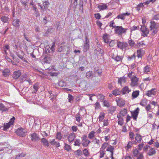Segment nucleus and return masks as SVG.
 Segmentation results:
<instances>
[{"instance_id": "f704fd0d", "label": "nucleus", "mask_w": 159, "mask_h": 159, "mask_svg": "<svg viewBox=\"0 0 159 159\" xmlns=\"http://www.w3.org/2000/svg\"><path fill=\"white\" fill-rule=\"evenodd\" d=\"M128 43L129 46L131 47H133L135 45V43L134 40L130 39V40H129L128 41Z\"/></svg>"}, {"instance_id": "79ce46f5", "label": "nucleus", "mask_w": 159, "mask_h": 159, "mask_svg": "<svg viewBox=\"0 0 159 159\" xmlns=\"http://www.w3.org/2000/svg\"><path fill=\"white\" fill-rule=\"evenodd\" d=\"M43 144L46 146L48 147L50 145V143H48L47 140H41Z\"/></svg>"}, {"instance_id": "6e6552de", "label": "nucleus", "mask_w": 159, "mask_h": 159, "mask_svg": "<svg viewBox=\"0 0 159 159\" xmlns=\"http://www.w3.org/2000/svg\"><path fill=\"white\" fill-rule=\"evenodd\" d=\"M139 109L138 107L134 111L131 112L132 117L134 120H136L139 112Z\"/></svg>"}, {"instance_id": "e433bc0d", "label": "nucleus", "mask_w": 159, "mask_h": 159, "mask_svg": "<svg viewBox=\"0 0 159 159\" xmlns=\"http://www.w3.org/2000/svg\"><path fill=\"white\" fill-rule=\"evenodd\" d=\"M94 71L96 73L98 74V75H100L102 72V70L98 67H95L94 68Z\"/></svg>"}, {"instance_id": "69168bd1", "label": "nucleus", "mask_w": 159, "mask_h": 159, "mask_svg": "<svg viewBox=\"0 0 159 159\" xmlns=\"http://www.w3.org/2000/svg\"><path fill=\"white\" fill-rule=\"evenodd\" d=\"M15 117H13L10 119L8 123L10 124L11 125H12L13 124L14 121L15 120Z\"/></svg>"}, {"instance_id": "f3484780", "label": "nucleus", "mask_w": 159, "mask_h": 159, "mask_svg": "<svg viewBox=\"0 0 159 159\" xmlns=\"http://www.w3.org/2000/svg\"><path fill=\"white\" fill-rule=\"evenodd\" d=\"M30 136V138L31 139H39V136L38 134H37L35 133H33L31 134Z\"/></svg>"}, {"instance_id": "473e14b6", "label": "nucleus", "mask_w": 159, "mask_h": 159, "mask_svg": "<svg viewBox=\"0 0 159 159\" xmlns=\"http://www.w3.org/2000/svg\"><path fill=\"white\" fill-rule=\"evenodd\" d=\"M103 105L105 107H109L110 106V104L107 100H104L103 101Z\"/></svg>"}, {"instance_id": "09e8293b", "label": "nucleus", "mask_w": 159, "mask_h": 159, "mask_svg": "<svg viewBox=\"0 0 159 159\" xmlns=\"http://www.w3.org/2000/svg\"><path fill=\"white\" fill-rule=\"evenodd\" d=\"M145 109L147 111V113L148 111H150V110L151 109V106L150 104H148L146 106Z\"/></svg>"}, {"instance_id": "7c9ffc66", "label": "nucleus", "mask_w": 159, "mask_h": 159, "mask_svg": "<svg viewBox=\"0 0 159 159\" xmlns=\"http://www.w3.org/2000/svg\"><path fill=\"white\" fill-rule=\"evenodd\" d=\"M150 68L148 65H147L143 69L144 72L145 73L148 74V72H150Z\"/></svg>"}, {"instance_id": "a18cd8bd", "label": "nucleus", "mask_w": 159, "mask_h": 159, "mask_svg": "<svg viewBox=\"0 0 159 159\" xmlns=\"http://www.w3.org/2000/svg\"><path fill=\"white\" fill-rule=\"evenodd\" d=\"M92 74L93 72L91 71H90L87 72L86 76L87 78H89L92 75Z\"/></svg>"}, {"instance_id": "9d476101", "label": "nucleus", "mask_w": 159, "mask_h": 159, "mask_svg": "<svg viewBox=\"0 0 159 159\" xmlns=\"http://www.w3.org/2000/svg\"><path fill=\"white\" fill-rule=\"evenodd\" d=\"M157 91L156 89H152L148 91L146 94L148 97H151L152 95H155Z\"/></svg>"}, {"instance_id": "0e129e2a", "label": "nucleus", "mask_w": 159, "mask_h": 159, "mask_svg": "<svg viewBox=\"0 0 159 159\" xmlns=\"http://www.w3.org/2000/svg\"><path fill=\"white\" fill-rule=\"evenodd\" d=\"M27 77V75H25L21 76L20 78V79L22 81H24L25 80V79Z\"/></svg>"}, {"instance_id": "4c0bfd02", "label": "nucleus", "mask_w": 159, "mask_h": 159, "mask_svg": "<svg viewBox=\"0 0 159 159\" xmlns=\"http://www.w3.org/2000/svg\"><path fill=\"white\" fill-rule=\"evenodd\" d=\"M96 133V132L94 131H91L89 135V138L90 139H92L94 137Z\"/></svg>"}, {"instance_id": "8fccbe9b", "label": "nucleus", "mask_w": 159, "mask_h": 159, "mask_svg": "<svg viewBox=\"0 0 159 159\" xmlns=\"http://www.w3.org/2000/svg\"><path fill=\"white\" fill-rule=\"evenodd\" d=\"M135 58V53H134L132 55L128 56V59L130 61L131 60L134 59Z\"/></svg>"}, {"instance_id": "72a5a7b5", "label": "nucleus", "mask_w": 159, "mask_h": 159, "mask_svg": "<svg viewBox=\"0 0 159 159\" xmlns=\"http://www.w3.org/2000/svg\"><path fill=\"white\" fill-rule=\"evenodd\" d=\"M51 20L50 16H45L43 19V22L46 24Z\"/></svg>"}, {"instance_id": "f8f14e48", "label": "nucleus", "mask_w": 159, "mask_h": 159, "mask_svg": "<svg viewBox=\"0 0 159 159\" xmlns=\"http://www.w3.org/2000/svg\"><path fill=\"white\" fill-rule=\"evenodd\" d=\"M10 70L6 68L2 71V75L4 77H7L10 74Z\"/></svg>"}, {"instance_id": "e2e57ef3", "label": "nucleus", "mask_w": 159, "mask_h": 159, "mask_svg": "<svg viewBox=\"0 0 159 159\" xmlns=\"http://www.w3.org/2000/svg\"><path fill=\"white\" fill-rule=\"evenodd\" d=\"M129 136L130 138L131 139H134V133L132 131H130L129 133Z\"/></svg>"}, {"instance_id": "39448f33", "label": "nucleus", "mask_w": 159, "mask_h": 159, "mask_svg": "<svg viewBox=\"0 0 159 159\" xmlns=\"http://www.w3.org/2000/svg\"><path fill=\"white\" fill-rule=\"evenodd\" d=\"M117 42V47L123 50L124 48L127 47L128 44L126 43L121 42L120 41L116 40Z\"/></svg>"}, {"instance_id": "a19ab883", "label": "nucleus", "mask_w": 159, "mask_h": 159, "mask_svg": "<svg viewBox=\"0 0 159 159\" xmlns=\"http://www.w3.org/2000/svg\"><path fill=\"white\" fill-rule=\"evenodd\" d=\"M89 44H84V46L83 49L84 52H86L89 50Z\"/></svg>"}, {"instance_id": "49530a36", "label": "nucleus", "mask_w": 159, "mask_h": 159, "mask_svg": "<svg viewBox=\"0 0 159 159\" xmlns=\"http://www.w3.org/2000/svg\"><path fill=\"white\" fill-rule=\"evenodd\" d=\"M2 20L4 22H7L8 20V18L7 16H3L1 18Z\"/></svg>"}, {"instance_id": "774afa93", "label": "nucleus", "mask_w": 159, "mask_h": 159, "mask_svg": "<svg viewBox=\"0 0 159 159\" xmlns=\"http://www.w3.org/2000/svg\"><path fill=\"white\" fill-rule=\"evenodd\" d=\"M116 41L115 40L111 41L109 44L110 46L111 47H113L115 44Z\"/></svg>"}, {"instance_id": "58836bf2", "label": "nucleus", "mask_w": 159, "mask_h": 159, "mask_svg": "<svg viewBox=\"0 0 159 159\" xmlns=\"http://www.w3.org/2000/svg\"><path fill=\"white\" fill-rule=\"evenodd\" d=\"M41 134L43 138L40 139H46V138H47L48 136H49V135L46 133L45 131L42 132Z\"/></svg>"}, {"instance_id": "4be33fe9", "label": "nucleus", "mask_w": 159, "mask_h": 159, "mask_svg": "<svg viewBox=\"0 0 159 159\" xmlns=\"http://www.w3.org/2000/svg\"><path fill=\"white\" fill-rule=\"evenodd\" d=\"M114 150V148L112 146H110V147H108L107 149V151H108L110 152L111 153V157H112V156L113 155V151Z\"/></svg>"}, {"instance_id": "c03bdc74", "label": "nucleus", "mask_w": 159, "mask_h": 159, "mask_svg": "<svg viewBox=\"0 0 159 159\" xmlns=\"http://www.w3.org/2000/svg\"><path fill=\"white\" fill-rule=\"evenodd\" d=\"M51 60V58L49 57H46L43 59L44 61L46 63H49Z\"/></svg>"}, {"instance_id": "13d9d810", "label": "nucleus", "mask_w": 159, "mask_h": 159, "mask_svg": "<svg viewBox=\"0 0 159 159\" xmlns=\"http://www.w3.org/2000/svg\"><path fill=\"white\" fill-rule=\"evenodd\" d=\"M102 113H101V114ZM104 117V113H102V114H100L99 116V121H102V120H103Z\"/></svg>"}, {"instance_id": "4d7b16f0", "label": "nucleus", "mask_w": 159, "mask_h": 159, "mask_svg": "<svg viewBox=\"0 0 159 159\" xmlns=\"http://www.w3.org/2000/svg\"><path fill=\"white\" fill-rule=\"evenodd\" d=\"M80 114L79 113L77 114L76 115L75 119L76 121L79 122H80Z\"/></svg>"}, {"instance_id": "603ef678", "label": "nucleus", "mask_w": 159, "mask_h": 159, "mask_svg": "<svg viewBox=\"0 0 159 159\" xmlns=\"http://www.w3.org/2000/svg\"><path fill=\"white\" fill-rule=\"evenodd\" d=\"M83 153L84 155L86 157L88 156L89 155V152L87 149H85L83 150Z\"/></svg>"}, {"instance_id": "dca6fc26", "label": "nucleus", "mask_w": 159, "mask_h": 159, "mask_svg": "<svg viewBox=\"0 0 159 159\" xmlns=\"http://www.w3.org/2000/svg\"><path fill=\"white\" fill-rule=\"evenodd\" d=\"M159 25V23H156L154 21H151V25H150V28L151 30H152L153 29L157 28V26Z\"/></svg>"}, {"instance_id": "3c124183", "label": "nucleus", "mask_w": 159, "mask_h": 159, "mask_svg": "<svg viewBox=\"0 0 159 159\" xmlns=\"http://www.w3.org/2000/svg\"><path fill=\"white\" fill-rule=\"evenodd\" d=\"M25 154L24 153H21L18 155H17L15 159H20L23 157H24L25 155Z\"/></svg>"}, {"instance_id": "ea45409f", "label": "nucleus", "mask_w": 159, "mask_h": 159, "mask_svg": "<svg viewBox=\"0 0 159 159\" xmlns=\"http://www.w3.org/2000/svg\"><path fill=\"white\" fill-rule=\"evenodd\" d=\"M125 77H122L119 79L118 83L121 84L122 82L125 83Z\"/></svg>"}, {"instance_id": "412c9836", "label": "nucleus", "mask_w": 159, "mask_h": 159, "mask_svg": "<svg viewBox=\"0 0 159 159\" xmlns=\"http://www.w3.org/2000/svg\"><path fill=\"white\" fill-rule=\"evenodd\" d=\"M139 91L137 90L133 92L132 94V98H136L139 95Z\"/></svg>"}, {"instance_id": "c756f323", "label": "nucleus", "mask_w": 159, "mask_h": 159, "mask_svg": "<svg viewBox=\"0 0 159 159\" xmlns=\"http://www.w3.org/2000/svg\"><path fill=\"white\" fill-rule=\"evenodd\" d=\"M75 154L78 157H80L81 156L82 152L80 149H78L76 151L74 152Z\"/></svg>"}, {"instance_id": "393cba45", "label": "nucleus", "mask_w": 159, "mask_h": 159, "mask_svg": "<svg viewBox=\"0 0 159 159\" xmlns=\"http://www.w3.org/2000/svg\"><path fill=\"white\" fill-rule=\"evenodd\" d=\"M11 125L8 123H5L4 124L3 126L2 127V129L4 131H6L10 127Z\"/></svg>"}, {"instance_id": "bf43d9fd", "label": "nucleus", "mask_w": 159, "mask_h": 159, "mask_svg": "<svg viewBox=\"0 0 159 159\" xmlns=\"http://www.w3.org/2000/svg\"><path fill=\"white\" fill-rule=\"evenodd\" d=\"M139 153V151L138 150L135 149L133 151V154L134 155V157H137Z\"/></svg>"}, {"instance_id": "5fc2aeb1", "label": "nucleus", "mask_w": 159, "mask_h": 159, "mask_svg": "<svg viewBox=\"0 0 159 159\" xmlns=\"http://www.w3.org/2000/svg\"><path fill=\"white\" fill-rule=\"evenodd\" d=\"M137 56L138 58H141L142 55H141V52L140 50H137Z\"/></svg>"}, {"instance_id": "20e7f679", "label": "nucleus", "mask_w": 159, "mask_h": 159, "mask_svg": "<svg viewBox=\"0 0 159 159\" xmlns=\"http://www.w3.org/2000/svg\"><path fill=\"white\" fill-rule=\"evenodd\" d=\"M127 30V29L124 28L122 26H117L115 29V31L116 33L119 35H121L125 33Z\"/></svg>"}, {"instance_id": "2eb2a0df", "label": "nucleus", "mask_w": 159, "mask_h": 159, "mask_svg": "<svg viewBox=\"0 0 159 159\" xmlns=\"http://www.w3.org/2000/svg\"><path fill=\"white\" fill-rule=\"evenodd\" d=\"M21 75L20 71L18 70V71H15L13 74V77L15 79H18Z\"/></svg>"}, {"instance_id": "338daca9", "label": "nucleus", "mask_w": 159, "mask_h": 159, "mask_svg": "<svg viewBox=\"0 0 159 159\" xmlns=\"http://www.w3.org/2000/svg\"><path fill=\"white\" fill-rule=\"evenodd\" d=\"M132 142L129 141L127 144L126 147L128 149L130 148L132 146Z\"/></svg>"}, {"instance_id": "b1692460", "label": "nucleus", "mask_w": 159, "mask_h": 159, "mask_svg": "<svg viewBox=\"0 0 159 159\" xmlns=\"http://www.w3.org/2000/svg\"><path fill=\"white\" fill-rule=\"evenodd\" d=\"M112 92L113 95L116 96L120 95L121 93V91L118 89H116L112 91Z\"/></svg>"}, {"instance_id": "f03ea898", "label": "nucleus", "mask_w": 159, "mask_h": 159, "mask_svg": "<svg viewBox=\"0 0 159 159\" xmlns=\"http://www.w3.org/2000/svg\"><path fill=\"white\" fill-rule=\"evenodd\" d=\"M150 148V147L149 145H145L144 143H143L139 144L138 147V149L139 150H141L143 148V152L147 153Z\"/></svg>"}, {"instance_id": "0eeeda50", "label": "nucleus", "mask_w": 159, "mask_h": 159, "mask_svg": "<svg viewBox=\"0 0 159 159\" xmlns=\"http://www.w3.org/2000/svg\"><path fill=\"white\" fill-rule=\"evenodd\" d=\"M139 78L136 76H134L131 78V85L132 87L137 86L138 85Z\"/></svg>"}, {"instance_id": "1a4fd4ad", "label": "nucleus", "mask_w": 159, "mask_h": 159, "mask_svg": "<svg viewBox=\"0 0 159 159\" xmlns=\"http://www.w3.org/2000/svg\"><path fill=\"white\" fill-rule=\"evenodd\" d=\"M38 6L40 7L41 10L43 11L44 9H47L49 7V3L48 1H45L43 3V5L44 7H43V6H42L39 3H38Z\"/></svg>"}, {"instance_id": "6ab92c4d", "label": "nucleus", "mask_w": 159, "mask_h": 159, "mask_svg": "<svg viewBox=\"0 0 159 159\" xmlns=\"http://www.w3.org/2000/svg\"><path fill=\"white\" fill-rule=\"evenodd\" d=\"M130 91V90H129L128 87L126 86L124 88L121 90V93L123 94L128 93Z\"/></svg>"}, {"instance_id": "a878e982", "label": "nucleus", "mask_w": 159, "mask_h": 159, "mask_svg": "<svg viewBox=\"0 0 159 159\" xmlns=\"http://www.w3.org/2000/svg\"><path fill=\"white\" fill-rule=\"evenodd\" d=\"M90 143V141L89 140H83L82 145L83 146L86 147Z\"/></svg>"}, {"instance_id": "423d86ee", "label": "nucleus", "mask_w": 159, "mask_h": 159, "mask_svg": "<svg viewBox=\"0 0 159 159\" xmlns=\"http://www.w3.org/2000/svg\"><path fill=\"white\" fill-rule=\"evenodd\" d=\"M140 30L142 32V35L143 37L147 36L149 33V30L145 26H142Z\"/></svg>"}, {"instance_id": "a211bd4d", "label": "nucleus", "mask_w": 159, "mask_h": 159, "mask_svg": "<svg viewBox=\"0 0 159 159\" xmlns=\"http://www.w3.org/2000/svg\"><path fill=\"white\" fill-rule=\"evenodd\" d=\"M20 20L18 19H15L13 20V25L15 27L17 28H19L20 25L19 23Z\"/></svg>"}, {"instance_id": "052dcab7", "label": "nucleus", "mask_w": 159, "mask_h": 159, "mask_svg": "<svg viewBox=\"0 0 159 159\" xmlns=\"http://www.w3.org/2000/svg\"><path fill=\"white\" fill-rule=\"evenodd\" d=\"M108 144L107 143H104L102 145L101 148L102 151L104 150L105 148L108 146Z\"/></svg>"}, {"instance_id": "bb28decb", "label": "nucleus", "mask_w": 159, "mask_h": 159, "mask_svg": "<svg viewBox=\"0 0 159 159\" xmlns=\"http://www.w3.org/2000/svg\"><path fill=\"white\" fill-rule=\"evenodd\" d=\"M8 110V108L6 107L2 103H0V110L2 111H6Z\"/></svg>"}, {"instance_id": "680f3d73", "label": "nucleus", "mask_w": 159, "mask_h": 159, "mask_svg": "<svg viewBox=\"0 0 159 159\" xmlns=\"http://www.w3.org/2000/svg\"><path fill=\"white\" fill-rule=\"evenodd\" d=\"M65 149L67 151H69L71 149L70 146L68 145V144H65Z\"/></svg>"}, {"instance_id": "5701e85b", "label": "nucleus", "mask_w": 159, "mask_h": 159, "mask_svg": "<svg viewBox=\"0 0 159 159\" xmlns=\"http://www.w3.org/2000/svg\"><path fill=\"white\" fill-rule=\"evenodd\" d=\"M107 7V6L104 4H102L101 5H98V8L101 10L105 9Z\"/></svg>"}, {"instance_id": "7ed1b4c3", "label": "nucleus", "mask_w": 159, "mask_h": 159, "mask_svg": "<svg viewBox=\"0 0 159 159\" xmlns=\"http://www.w3.org/2000/svg\"><path fill=\"white\" fill-rule=\"evenodd\" d=\"M15 132L17 135L21 137L25 136L27 134L26 130L22 128H18Z\"/></svg>"}, {"instance_id": "864d4df0", "label": "nucleus", "mask_w": 159, "mask_h": 159, "mask_svg": "<svg viewBox=\"0 0 159 159\" xmlns=\"http://www.w3.org/2000/svg\"><path fill=\"white\" fill-rule=\"evenodd\" d=\"M56 138L57 139H61L62 138V136L60 132H58L57 133Z\"/></svg>"}, {"instance_id": "cd10ccee", "label": "nucleus", "mask_w": 159, "mask_h": 159, "mask_svg": "<svg viewBox=\"0 0 159 159\" xmlns=\"http://www.w3.org/2000/svg\"><path fill=\"white\" fill-rule=\"evenodd\" d=\"M117 117L118 118V124L119 125H122L123 124V120L122 118H121L120 116L119 117V115H117Z\"/></svg>"}, {"instance_id": "de8ad7c7", "label": "nucleus", "mask_w": 159, "mask_h": 159, "mask_svg": "<svg viewBox=\"0 0 159 159\" xmlns=\"http://www.w3.org/2000/svg\"><path fill=\"white\" fill-rule=\"evenodd\" d=\"M116 110V108L113 107V106H111L110 107L109 109V111H110V112L111 113V114L113 113Z\"/></svg>"}, {"instance_id": "f257e3e1", "label": "nucleus", "mask_w": 159, "mask_h": 159, "mask_svg": "<svg viewBox=\"0 0 159 159\" xmlns=\"http://www.w3.org/2000/svg\"><path fill=\"white\" fill-rule=\"evenodd\" d=\"M36 3L35 1L32 0L30 2V6L31 8L34 11V13L36 17L39 16V12L36 6Z\"/></svg>"}, {"instance_id": "aec40b11", "label": "nucleus", "mask_w": 159, "mask_h": 159, "mask_svg": "<svg viewBox=\"0 0 159 159\" xmlns=\"http://www.w3.org/2000/svg\"><path fill=\"white\" fill-rule=\"evenodd\" d=\"M112 58L114 59L116 61H122L123 57L122 56L117 55L116 57L113 56Z\"/></svg>"}, {"instance_id": "c85d7f7f", "label": "nucleus", "mask_w": 159, "mask_h": 159, "mask_svg": "<svg viewBox=\"0 0 159 159\" xmlns=\"http://www.w3.org/2000/svg\"><path fill=\"white\" fill-rule=\"evenodd\" d=\"M148 100L147 99H142L141 102H140V104L143 107H144L146 106Z\"/></svg>"}, {"instance_id": "37998d69", "label": "nucleus", "mask_w": 159, "mask_h": 159, "mask_svg": "<svg viewBox=\"0 0 159 159\" xmlns=\"http://www.w3.org/2000/svg\"><path fill=\"white\" fill-rule=\"evenodd\" d=\"M68 98V102L71 103L74 99V97L71 95L69 94Z\"/></svg>"}, {"instance_id": "c9c22d12", "label": "nucleus", "mask_w": 159, "mask_h": 159, "mask_svg": "<svg viewBox=\"0 0 159 159\" xmlns=\"http://www.w3.org/2000/svg\"><path fill=\"white\" fill-rule=\"evenodd\" d=\"M75 134L73 133H72L69 135L68 136V139H75Z\"/></svg>"}, {"instance_id": "2f4dec72", "label": "nucleus", "mask_w": 159, "mask_h": 159, "mask_svg": "<svg viewBox=\"0 0 159 159\" xmlns=\"http://www.w3.org/2000/svg\"><path fill=\"white\" fill-rule=\"evenodd\" d=\"M127 112V110L124 108L120 112V114L122 116H125Z\"/></svg>"}, {"instance_id": "9b49d317", "label": "nucleus", "mask_w": 159, "mask_h": 159, "mask_svg": "<svg viewBox=\"0 0 159 159\" xmlns=\"http://www.w3.org/2000/svg\"><path fill=\"white\" fill-rule=\"evenodd\" d=\"M130 15V13L128 12L122 14H120L117 16L116 18L123 20L125 19V17L129 16Z\"/></svg>"}, {"instance_id": "ddd939ff", "label": "nucleus", "mask_w": 159, "mask_h": 159, "mask_svg": "<svg viewBox=\"0 0 159 159\" xmlns=\"http://www.w3.org/2000/svg\"><path fill=\"white\" fill-rule=\"evenodd\" d=\"M116 101L117 102V106H118L120 107L123 106L125 105V101L122 99H119L118 100H116Z\"/></svg>"}, {"instance_id": "4468645a", "label": "nucleus", "mask_w": 159, "mask_h": 159, "mask_svg": "<svg viewBox=\"0 0 159 159\" xmlns=\"http://www.w3.org/2000/svg\"><path fill=\"white\" fill-rule=\"evenodd\" d=\"M149 149L147 153V155L149 156H152L156 154V151L154 148L150 147V148Z\"/></svg>"}, {"instance_id": "6e6d98bb", "label": "nucleus", "mask_w": 159, "mask_h": 159, "mask_svg": "<svg viewBox=\"0 0 159 159\" xmlns=\"http://www.w3.org/2000/svg\"><path fill=\"white\" fill-rule=\"evenodd\" d=\"M98 98L100 100H103L104 98V96L102 94H99L97 96Z\"/></svg>"}]
</instances>
